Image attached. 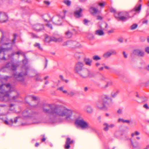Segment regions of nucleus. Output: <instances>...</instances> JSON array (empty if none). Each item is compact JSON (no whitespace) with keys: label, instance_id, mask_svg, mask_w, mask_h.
Segmentation results:
<instances>
[{"label":"nucleus","instance_id":"obj_34","mask_svg":"<svg viewBox=\"0 0 149 149\" xmlns=\"http://www.w3.org/2000/svg\"><path fill=\"white\" fill-rule=\"evenodd\" d=\"M66 36L68 38H70L72 36V33L69 31L65 33Z\"/></svg>","mask_w":149,"mask_h":149},{"label":"nucleus","instance_id":"obj_38","mask_svg":"<svg viewBox=\"0 0 149 149\" xmlns=\"http://www.w3.org/2000/svg\"><path fill=\"white\" fill-rule=\"evenodd\" d=\"M45 40L46 42H51V37L47 36L45 37Z\"/></svg>","mask_w":149,"mask_h":149},{"label":"nucleus","instance_id":"obj_30","mask_svg":"<svg viewBox=\"0 0 149 149\" xmlns=\"http://www.w3.org/2000/svg\"><path fill=\"white\" fill-rule=\"evenodd\" d=\"M87 38L89 40H92L94 38L93 35L92 33H88Z\"/></svg>","mask_w":149,"mask_h":149},{"label":"nucleus","instance_id":"obj_52","mask_svg":"<svg viewBox=\"0 0 149 149\" xmlns=\"http://www.w3.org/2000/svg\"><path fill=\"white\" fill-rule=\"evenodd\" d=\"M145 51L147 53L149 54V47H146L145 49Z\"/></svg>","mask_w":149,"mask_h":149},{"label":"nucleus","instance_id":"obj_46","mask_svg":"<svg viewBox=\"0 0 149 149\" xmlns=\"http://www.w3.org/2000/svg\"><path fill=\"white\" fill-rule=\"evenodd\" d=\"M111 55H116L117 54L115 50H112L110 51Z\"/></svg>","mask_w":149,"mask_h":149},{"label":"nucleus","instance_id":"obj_64","mask_svg":"<svg viewBox=\"0 0 149 149\" xmlns=\"http://www.w3.org/2000/svg\"><path fill=\"white\" fill-rule=\"evenodd\" d=\"M102 17L99 15L97 17V19H102Z\"/></svg>","mask_w":149,"mask_h":149},{"label":"nucleus","instance_id":"obj_33","mask_svg":"<svg viewBox=\"0 0 149 149\" xmlns=\"http://www.w3.org/2000/svg\"><path fill=\"white\" fill-rule=\"evenodd\" d=\"M93 59L96 61H97L101 59V58L97 55H95L93 56Z\"/></svg>","mask_w":149,"mask_h":149},{"label":"nucleus","instance_id":"obj_36","mask_svg":"<svg viewBox=\"0 0 149 149\" xmlns=\"http://www.w3.org/2000/svg\"><path fill=\"white\" fill-rule=\"evenodd\" d=\"M138 26V25L136 24H132L130 27V29L131 30H134Z\"/></svg>","mask_w":149,"mask_h":149},{"label":"nucleus","instance_id":"obj_1","mask_svg":"<svg viewBox=\"0 0 149 149\" xmlns=\"http://www.w3.org/2000/svg\"><path fill=\"white\" fill-rule=\"evenodd\" d=\"M34 107L42 108L43 111L45 113L52 114L54 116L64 117L61 121L65 120L68 122L71 120L72 114V111L65 108L58 107L54 104L38 103L37 105L33 106Z\"/></svg>","mask_w":149,"mask_h":149},{"label":"nucleus","instance_id":"obj_15","mask_svg":"<svg viewBox=\"0 0 149 149\" xmlns=\"http://www.w3.org/2000/svg\"><path fill=\"white\" fill-rule=\"evenodd\" d=\"M17 120L18 118L17 117H16L14 118V121L12 119H11L9 122L7 120H5L4 123L6 125L9 126H12V125L13 123H16L17 122Z\"/></svg>","mask_w":149,"mask_h":149},{"label":"nucleus","instance_id":"obj_41","mask_svg":"<svg viewBox=\"0 0 149 149\" xmlns=\"http://www.w3.org/2000/svg\"><path fill=\"white\" fill-rule=\"evenodd\" d=\"M140 134V133L138 131H136L134 133H132L131 134L132 137H133L134 136H138Z\"/></svg>","mask_w":149,"mask_h":149},{"label":"nucleus","instance_id":"obj_20","mask_svg":"<svg viewBox=\"0 0 149 149\" xmlns=\"http://www.w3.org/2000/svg\"><path fill=\"white\" fill-rule=\"evenodd\" d=\"M89 11L93 14H96L99 12V11L97 8L93 7H91L90 8Z\"/></svg>","mask_w":149,"mask_h":149},{"label":"nucleus","instance_id":"obj_56","mask_svg":"<svg viewBox=\"0 0 149 149\" xmlns=\"http://www.w3.org/2000/svg\"><path fill=\"white\" fill-rule=\"evenodd\" d=\"M130 123V120H125L124 119L123 123H126L129 124Z\"/></svg>","mask_w":149,"mask_h":149},{"label":"nucleus","instance_id":"obj_55","mask_svg":"<svg viewBox=\"0 0 149 149\" xmlns=\"http://www.w3.org/2000/svg\"><path fill=\"white\" fill-rule=\"evenodd\" d=\"M117 112L118 114H121L122 113V110L120 109H119L118 110Z\"/></svg>","mask_w":149,"mask_h":149},{"label":"nucleus","instance_id":"obj_35","mask_svg":"<svg viewBox=\"0 0 149 149\" xmlns=\"http://www.w3.org/2000/svg\"><path fill=\"white\" fill-rule=\"evenodd\" d=\"M34 46L35 47H38V49L41 50H42V48H41V47L40 46V44L39 43H35L34 44Z\"/></svg>","mask_w":149,"mask_h":149},{"label":"nucleus","instance_id":"obj_37","mask_svg":"<svg viewBox=\"0 0 149 149\" xmlns=\"http://www.w3.org/2000/svg\"><path fill=\"white\" fill-rule=\"evenodd\" d=\"M63 2L68 6H70L71 4V1L69 0H64Z\"/></svg>","mask_w":149,"mask_h":149},{"label":"nucleus","instance_id":"obj_48","mask_svg":"<svg viewBox=\"0 0 149 149\" xmlns=\"http://www.w3.org/2000/svg\"><path fill=\"white\" fill-rule=\"evenodd\" d=\"M14 106V104H11L10 105V110L11 111H13V109H12L13 107Z\"/></svg>","mask_w":149,"mask_h":149},{"label":"nucleus","instance_id":"obj_5","mask_svg":"<svg viewBox=\"0 0 149 149\" xmlns=\"http://www.w3.org/2000/svg\"><path fill=\"white\" fill-rule=\"evenodd\" d=\"M110 100V98L107 95H104L102 100L97 102L96 104L97 107L100 109L107 110L108 106L107 102Z\"/></svg>","mask_w":149,"mask_h":149},{"label":"nucleus","instance_id":"obj_44","mask_svg":"<svg viewBox=\"0 0 149 149\" xmlns=\"http://www.w3.org/2000/svg\"><path fill=\"white\" fill-rule=\"evenodd\" d=\"M20 50L19 51L17 52H14L11 54V56L12 57V56H13L15 55V54H17V55H19V54H20Z\"/></svg>","mask_w":149,"mask_h":149},{"label":"nucleus","instance_id":"obj_25","mask_svg":"<svg viewBox=\"0 0 149 149\" xmlns=\"http://www.w3.org/2000/svg\"><path fill=\"white\" fill-rule=\"evenodd\" d=\"M141 5L139 4V5H136L134 8V10L136 12H139L141 10Z\"/></svg>","mask_w":149,"mask_h":149},{"label":"nucleus","instance_id":"obj_26","mask_svg":"<svg viewBox=\"0 0 149 149\" xmlns=\"http://www.w3.org/2000/svg\"><path fill=\"white\" fill-rule=\"evenodd\" d=\"M104 126L103 130L105 131H107L109 130V125L107 123H105L103 124Z\"/></svg>","mask_w":149,"mask_h":149},{"label":"nucleus","instance_id":"obj_9","mask_svg":"<svg viewBox=\"0 0 149 149\" xmlns=\"http://www.w3.org/2000/svg\"><path fill=\"white\" fill-rule=\"evenodd\" d=\"M67 11L65 10H63V13L64 15V17H61L60 16H57L54 17L52 19V21L53 24L56 25H60L61 24V20L63 19L65 16V13Z\"/></svg>","mask_w":149,"mask_h":149},{"label":"nucleus","instance_id":"obj_23","mask_svg":"<svg viewBox=\"0 0 149 149\" xmlns=\"http://www.w3.org/2000/svg\"><path fill=\"white\" fill-rule=\"evenodd\" d=\"M119 90L114 91L111 92V96L112 98L115 97L119 93Z\"/></svg>","mask_w":149,"mask_h":149},{"label":"nucleus","instance_id":"obj_18","mask_svg":"<svg viewBox=\"0 0 149 149\" xmlns=\"http://www.w3.org/2000/svg\"><path fill=\"white\" fill-rule=\"evenodd\" d=\"M84 61L86 65L89 66H91V63L92 62V60L91 59L89 58H84Z\"/></svg>","mask_w":149,"mask_h":149},{"label":"nucleus","instance_id":"obj_27","mask_svg":"<svg viewBox=\"0 0 149 149\" xmlns=\"http://www.w3.org/2000/svg\"><path fill=\"white\" fill-rule=\"evenodd\" d=\"M131 142L133 148H136L139 147V143L137 141H135L134 142H133L131 140Z\"/></svg>","mask_w":149,"mask_h":149},{"label":"nucleus","instance_id":"obj_31","mask_svg":"<svg viewBox=\"0 0 149 149\" xmlns=\"http://www.w3.org/2000/svg\"><path fill=\"white\" fill-rule=\"evenodd\" d=\"M35 77L37 80L40 81H42L41 79V77L40 76V74L38 73H36Z\"/></svg>","mask_w":149,"mask_h":149},{"label":"nucleus","instance_id":"obj_53","mask_svg":"<svg viewBox=\"0 0 149 149\" xmlns=\"http://www.w3.org/2000/svg\"><path fill=\"white\" fill-rule=\"evenodd\" d=\"M44 3L47 5H49L50 4V2L49 1H44Z\"/></svg>","mask_w":149,"mask_h":149},{"label":"nucleus","instance_id":"obj_7","mask_svg":"<svg viewBox=\"0 0 149 149\" xmlns=\"http://www.w3.org/2000/svg\"><path fill=\"white\" fill-rule=\"evenodd\" d=\"M17 36V35L16 34H14L13 35L14 38L12 40V42H11V41L9 39L7 40V41L8 42H3V45H7L8 44H10V47L9 48H3L2 47H0V54L3 53V58H2V60H5V58L4 57L5 55V52H8L10 50L12 49V45L13 44H14L15 43V40L16 39V38Z\"/></svg>","mask_w":149,"mask_h":149},{"label":"nucleus","instance_id":"obj_58","mask_svg":"<svg viewBox=\"0 0 149 149\" xmlns=\"http://www.w3.org/2000/svg\"><path fill=\"white\" fill-rule=\"evenodd\" d=\"M143 107L144 108H146V109H149V107L147 104H144L143 106Z\"/></svg>","mask_w":149,"mask_h":149},{"label":"nucleus","instance_id":"obj_14","mask_svg":"<svg viewBox=\"0 0 149 149\" xmlns=\"http://www.w3.org/2000/svg\"><path fill=\"white\" fill-rule=\"evenodd\" d=\"M8 19V16L3 12H0V22H5Z\"/></svg>","mask_w":149,"mask_h":149},{"label":"nucleus","instance_id":"obj_29","mask_svg":"<svg viewBox=\"0 0 149 149\" xmlns=\"http://www.w3.org/2000/svg\"><path fill=\"white\" fill-rule=\"evenodd\" d=\"M76 94V92L75 91H72L68 93V95L72 97L75 95Z\"/></svg>","mask_w":149,"mask_h":149},{"label":"nucleus","instance_id":"obj_62","mask_svg":"<svg viewBox=\"0 0 149 149\" xmlns=\"http://www.w3.org/2000/svg\"><path fill=\"white\" fill-rule=\"evenodd\" d=\"M31 97L33 100H37V97L35 96H32Z\"/></svg>","mask_w":149,"mask_h":149},{"label":"nucleus","instance_id":"obj_51","mask_svg":"<svg viewBox=\"0 0 149 149\" xmlns=\"http://www.w3.org/2000/svg\"><path fill=\"white\" fill-rule=\"evenodd\" d=\"M31 36L32 37L34 38H38V37L37 36V35L33 33H31Z\"/></svg>","mask_w":149,"mask_h":149},{"label":"nucleus","instance_id":"obj_49","mask_svg":"<svg viewBox=\"0 0 149 149\" xmlns=\"http://www.w3.org/2000/svg\"><path fill=\"white\" fill-rule=\"evenodd\" d=\"M73 42L74 43H73V47L72 48H75L76 47V44L77 43V42L76 41H73Z\"/></svg>","mask_w":149,"mask_h":149},{"label":"nucleus","instance_id":"obj_47","mask_svg":"<svg viewBox=\"0 0 149 149\" xmlns=\"http://www.w3.org/2000/svg\"><path fill=\"white\" fill-rule=\"evenodd\" d=\"M84 24L86 25L87 24V23L89 22V21L86 19H84Z\"/></svg>","mask_w":149,"mask_h":149},{"label":"nucleus","instance_id":"obj_32","mask_svg":"<svg viewBox=\"0 0 149 149\" xmlns=\"http://www.w3.org/2000/svg\"><path fill=\"white\" fill-rule=\"evenodd\" d=\"M113 85V82L111 81H110L107 83L106 84L103 88H107L108 86H111Z\"/></svg>","mask_w":149,"mask_h":149},{"label":"nucleus","instance_id":"obj_24","mask_svg":"<svg viewBox=\"0 0 149 149\" xmlns=\"http://www.w3.org/2000/svg\"><path fill=\"white\" fill-rule=\"evenodd\" d=\"M83 55V53L77 52L75 54L74 56L76 58L79 59Z\"/></svg>","mask_w":149,"mask_h":149},{"label":"nucleus","instance_id":"obj_8","mask_svg":"<svg viewBox=\"0 0 149 149\" xmlns=\"http://www.w3.org/2000/svg\"><path fill=\"white\" fill-rule=\"evenodd\" d=\"M114 16L116 18H118L120 20L123 21H125L132 17L130 16L128 13L126 11L118 12L117 15L116 13L114 14Z\"/></svg>","mask_w":149,"mask_h":149},{"label":"nucleus","instance_id":"obj_39","mask_svg":"<svg viewBox=\"0 0 149 149\" xmlns=\"http://www.w3.org/2000/svg\"><path fill=\"white\" fill-rule=\"evenodd\" d=\"M97 4L101 7H103L105 5V4L106 3L105 2H97Z\"/></svg>","mask_w":149,"mask_h":149},{"label":"nucleus","instance_id":"obj_43","mask_svg":"<svg viewBox=\"0 0 149 149\" xmlns=\"http://www.w3.org/2000/svg\"><path fill=\"white\" fill-rule=\"evenodd\" d=\"M142 100L143 102H145L148 100V98L146 97L143 96L141 97Z\"/></svg>","mask_w":149,"mask_h":149},{"label":"nucleus","instance_id":"obj_63","mask_svg":"<svg viewBox=\"0 0 149 149\" xmlns=\"http://www.w3.org/2000/svg\"><path fill=\"white\" fill-rule=\"evenodd\" d=\"M123 121H124V119H123L120 118V119H118V122H123Z\"/></svg>","mask_w":149,"mask_h":149},{"label":"nucleus","instance_id":"obj_16","mask_svg":"<svg viewBox=\"0 0 149 149\" xmlns=\"http://www.w3.org/2000/svg\"><path fill=\"white\" fill-rule=\"evenodd\" d=\"M133 54L139 56H143L144 55V52L140 49H136L134 51Z\"/></svg>","mask_w":149,"mask_h":149},{"label":"nucleus","instance_id":"obj_3","mask_svg":"<svg viewBox=\"0 0 149 149\" xmlns=\"http://www.w3.org/2000/svg\"><path fill=\"white\" fill-rule=\"evenodd\" d=\"M84 65V64L81 62H77L74 67V72L84 78H91L94 77L93 74L88 70L85 69Z\"/></svg>","mask_w":149,"mask_h":149},{"label":"nucleus","instance_id":"obj_45","mask_svg":"<svg viewBox=\"0 0 149 149\" xmlns=\"http://www.w3.org/2000/svg\"><path fill=\"white\" fill-rule=\"evenodd\" d=\"M46 26L48 27L49 28L51 29H53L51 24L49 23H47L46 24Z\"/></svg>","mask_w":149,"mask_h":149},{"label":"nucleus","instance_id":"obj_22","mask_svg":"<svg viewBox=\"0 0 149 149\" xmlns=\"http://www.w3.org/2000/svg\"><path fill=\"white\" fill-rule=\"evenodd\" d=\"M95 34L100 36H102L104 34V31L101 30H96L95 33Z\"/></svg>","mask_w":149,"mask_h":149},{"label":"nucleus","instance_id":"obj_17","mask_svg":"<svg viewBox=\"0 0 149 149\" xmlns=\"http://www.w3.org/2000/svg\"><path fill=\"white\" fill-rule=\"evenodd\" d=\"M51 41H53L55 42H61L63 40V38L62 37H60L59 38H56L52 36L51 37Z\"/></svg>","mask_w":149,"mask_h":149},{"label":"nucleus","instance_id":"obj_10","mask_svg":"<svg viewBox=\"0 0 149 149\" xmlns=\"http://www.w3.org/2000/svg\"><path fill=\"white\" fill-rule=\"evenodd\" d=\"M32 28L33 30L37 32L40 31L44 29V25L39 23L33 24L32 26Z\"/></svg>","mask_w":149,"mask_h":149},{"label":"nucleus","instance_id":"obj_11","mask_svg":"<svg viewBox=\"0 0 149 149\" xmlns=\"http://www.w3.org/2000/svg\"><path fill=\"white\" fill-rule=\"evenodd\" d=\"M17 67V64L14 63L12 62L8 63L5 66L6 68L10 69L13 71L16 70Z\"/></svg>","mask_w":149,"mask_h":149},{"label":"nucleus","instance_id":"obj_57","mask_svg":"<svg viewBox=\"0 0 149 149\" xmlns=\"http://www.w3.org/2000/svg\"><path fill=\"white\" fill-rule=\"evenodd\" d=\"M10 77L9 76H5V77H4V78H3V79H4V80H6V81H7V80L10 78Z\"/></svg>","mask_w":149,"mask_h":149},{"label":"nucleus","instance_id":"obj_54","mask_svg":"<svg viewBox=\"0 0 149 149\" xmlns=\"http://www.w3.org/2000/svg\"><path fill=\"white\" fill-rule=\"evenodd\" d=\"M81 47V45L79 44V43L77 42V43L76 44V47L80 48Z\"/></svg>","mask_w":149,"mask_h":149},{"label":"nucleus","instance_id":"obj_60","mask_svg":"<svg viewBox=\"0 0 149 149\" xmlns=\"http://www.w3.org/2000/svg\"><path fill=\"white\" fill-rule=\"evenodd\" d=\"M114 126L115 125L113 124H111L110 125H109V128H112L114 127Z\"/></svg>","mask_w":149,"mask_h":149},{"label":"nucleus","instance_id":"obj_59","mask_svg":"<svg viewBox=\"0 0 149 149\" xmlns=\"http://www.w3.org/2000/svg\"><path fill=\"white\" fill-rule=\"evenodd\" d=\"M4 115V114H1L0 115V119L2 120L3 118V116Z\"/></svg>","mask_w":149,"mask_h":149},{"label":"nucleus","instance_id":"obj_50","mask_svg":"<svg viewBox=\"0 0 149 149\" xmlns=\"http://www.w3.org/2000/svg\"><path fill=\"white\" fill-rule=\"evenodd\" d=\"M123 55L124 57L125 58H127V54H126L125 52V51H123Z\"/></svg>","mask_w":149,"mask_h":149},{"label":"nucleus","instance_id":"obj_4","mask_svg":"<svg viewBox=\"0 0 149 149\" xmlns=\"http://www.w3.org/2000/svg\"><path fill=\"white\" fill-rule=\"evenodd\" d=\"M28 62V59L26 58H25L23 60V65L22 67V69L23 70H25L24 72L23 71L18 74H17V73H14L13 74L14 78L20 82L22 84H24V77L27 74V71L29 70V68L25 66Z\"/></svg>","mask_w":149,"mask_h":149},{"label":"nucleus","instance_id":"obj_19","mask_svg":"<svg viewBox=\"0 0 149 149\" xmlns=\"http://www.w3.org/2000/svg\"><path fill=\"white\" fill-rule=\"evenodd\" d=\"M74 43L73 42V41L72 40H69L66 41L64 42L63 44V46H68L69 47H70L71 48H72L73 47V43Z\"/></svg>","mask_w":149,"mask_h":149},{"label":"nucleus","instance_id":"obj_40","mask_svg":"<svg viewBox=\"0 0 149 149\" xmlns=\"http://www.w3.org/2000/svg\"><path fill=\"white\" fill-rule=\"evenodd\" d=\"M28 111H24L23 113V115L25 117H27L30 116L28 115Z\"/></svg>","mask_w":149,"mask_h":149},{"label":"nucleus","instance_id":"obj_6","mask_svg":"<svg viewBox=\"0 0 149 149\" xmlns=\"http://www.w3.org/2000/svg\"><path fill=\"white\" fill-rule=\"evenodd\" d=\"M75 123L80 126L82 129L90 128L91 131L95 133L97 132V130L96 128L94 127H91L89 123L86 122L83 119L79 118L75 120Z\"/></svg>","mask_w":149,"mask_h":149},{"label":"nucleus","instance_id":"obj_12","mask_svg":"<svg viewBox=\"0 0 149 149\" xmlns=\"http://www.w3.org/2000/svg\"><path fill=\"white\" fill-rule=\"evenodd\" d=\"M82 9L80 8H78L77 9L74 11V15L75 17L77 18H79L82 16V15L81 14L82 12Z\"/></svg>","mask_w":149,"mask_h":149},{"label":"nucleus","instance_id":"obj_28","mask_svg":"<svg viewBox=\"0 0 149 149\" xmlns=\"http://www.w3.org/2000/svg\"><path fill=\"white\" fill-rule=\"evenodd\" d=\"M111 55V54L110 51H109L107 52L104 54L103 56L105 58H107L110 57Z\"/></svg>","mask_w":149,"mask_h":149},{"label":"nucleus","instance_id":"obj_61","mask_svg":"<svg viewBox=\"0 0 149 149\" xmlns=\"http://www.w3.org/2000/svg\"><path fill=\"white\" fill-rule=\"evenodd\" d=\"M106 78L104 76H102L100 78V79L102 81H104L106 80Z\"/></svg>","mask_w":149,"mask_h":149},{"label":"nucleus","instance_id":"obj_2","mask_svg":"<svg viewBox=\"0 0 149 149\" xmlns=\"http://www.w3.org/2000/svg\"><path fill=\"white\" fill-rule=\"evenodd\" d=\"M13 89V87L9 83L3 84L0 86V94L2 95V100L5 102L12 100L15 101L18 98L19 95L17 94L16 95L10 99V94Z\"/></svg>","mask_w":149,"mask_h":149},{"label":"nucleus","instance_id":"obj_42","mask_svg":"<svg viewBox=\"0 0 149 149\" xmlns=\"http://www.w3.org/2000/svg\"><path fill=\"white\" fill-rule=\"evenodd\" d=\"M110 11L111 12L114 13H115L114 15L116 13V15H117V14H118V13L116 12V10L115 9H114V8H111L110 9Z\"/></svg>","mask_w":149,"mask_h":149},{"label":"nucleus","instance_id":"obj_21","mask_svg":"<svg viewBox=\"0 0 149 149\" xmlns=\"http://www.w3.org/2000/svg\"><path fill=\"white\" fill-rule=\"evenodd\" d=\"M85 109L86 111L88 113H91L93 111V109L92 107L90 105H87L86 106Z\"/></svg>","mask_w":149,"mask_h":149},{"label":"nucleus","instance_id":"obj_13","mask_svg":"<svg viewBox=\"0 0 149 149\" xmlns=\"http://www.w3.org/2000/svg\"><path fill=\"white\" fill-rule=\"evenodd\" d=\"M74 142L73 140H71L69 138L66 139L65 144V148L66 149H69L70 148V145L72 144Z\"/></svg>","mask_w":149,"mask_h":149}]
</instances>
